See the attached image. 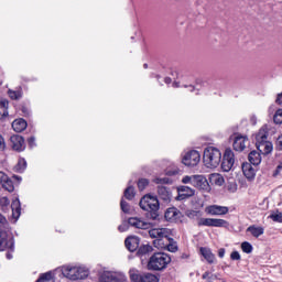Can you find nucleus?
<instances>
[{
    "mask_svg": "<svg viewBox=\"0 0 282 282\" xmlns=\"http://www.w3.org/2000/svg\"><path fill=\"white\" fill-rule=\"evenodd\" d=\"M126 199H133L135 197V189L133 188V186H128L126 189H124V193H123Z\"/></svg>",
    "mask_w": 282,
    "mask_h": 282,
    "instance_id": "nucleus-35",
    "label": "nucleus"
},
{
    "mask_svg": "<svg viewBox=\"0 0 282 282\" xmlns=\"http://www.w3.org/2000/svg\"><path fill=\"white\" fill-rule=\"evenodd\" d=\"M215 279H217V275L209 273V278L207 279V281L212 282L215 281Z\"/></svg>",
    "mask_w": 282,
    "mask_h": 282,
    "instance_id": "nucleus-52",
    "label": "nucleus"
},
{
    "mask_svg": "<svg viewBox=\"0 0 282 282\" xmlns=\"http://www.w3.org/2000/svg\"><path fill=\"white\" fill-rule=\"evenodd\" d=\"M62 274L70 281H78V279H87L89 271L83 267L64 265L62 268Z\"/></svg>",
    "mask_w": 282,
    "mask_h": 282,
    "instance_id": "nucleus-5",
    "label": "nucleus"
},
{
    "mask_svg": "<svg viewBox=\"0 0 282 282\" xmlns=\"http://www.w3.org/2000/svg\"><path fill=\"white\" fill-rule=\"evenodd\" d=\"M129 226H132V228H139L141 230H149L151 228V224L147 223L140 218H129L128 219Z\"/></svg>",
    "mask_w": 282,
    "mask_h": 282,
    "instance_id": "nucleus-13",
    "label": "nucleus"
},
{
    "mask_svg": "<svg viewBox=\"0 0 282 282\" xmlns=\"http://www.w3.org/2000/svg\"><path fill=\"white\" fill-rule=\"evenodd\" d=\"M235 166V152L230 149H226L223 162H221V169L225 171V173H228V171H232V167Z\"/></svg>",
    "mask_w": 282,
    "mask_h": 282,
    "instance_id": "nucleus-10",
    "label": "nucleus"
},
{
    "mask_svg": "<svg viewBox=\"0 0 282 282\" xmlns=\"http://www.w3.org/2000/svg\"><path fill=\"white\" fill-rule=\"evenodd\" d=\"M209 182L210 184H215L216 186H224V176L218 173H214L209 175Z\"/></svg>",
    "mask_w": 282,
    "mask_h": 282,
    "instance_id": "nucleus-30",
    "label": "nucleus"
},
{
    "mask_svg": "<svg viewBox=\"0 0 282 282\" xmlns=\"http://www.w3.org/2000/svg\"><path fill=\"white\" fill-rule=\"evenodd\" d=\"M246 144H248L247 137L243 135H236L234 140V149L235 151H243L246 149Z\"/></svg>",
    "mask_w": 282,
    "mask_h": 282,
    "instance_id": "nucleus-17",
    "label": "nucleus"
},
{
    "mask_svg": "<svg viewBox=\"0 0 282 282\" xmlns=\"http://www.w3.org/2000/svg\"><path fill=\"white\" fill-rule=\"evenodd\" d=\"M8 94L11 100H19L23 96V91H21V89H18V90L9 89Z\"/></svg>",
    "mask_w": 282,
    "mask_h": 282,
    "instance_id": "nucleus-33",
    "label": "nucleus"
},
{
    "mask_svg": "<svg viewBox=\"0 0 282 282\" xmlns=\"http://www.w3.org/2000/svg\"><path fill=\"white\" fill-rule=\"evenodd\" d=\"M120 206L123 213H129L131 210L129 204L124 199H121Z\"/></svg>",
    "mask_w": 282,
    "mask_h": 282,
    "instance_id": "nucleus-43",
    "label": "nucleus"
},
{
    "mask_svg": "<svg viewBox=\"0 0 282 282\" xmlns=\"http://www.w3.org/2000/svg\"><path fill=\"white\" fill-rule=\"evenodd\" d=\"M127 250L130 252H135L140 246V238L135 236H130L124 241Z\"/></svg>",
    "mask_w": 282,
    "mask_h": 282,
    "instance_id": "nucleus-15",
    "label": "nucleus"
},
{
    "mask_svg": "<svg viewBox=\"0 0 282 282\" xmlns=\"http://www.w3.org/2000/svg\"><path fill=\"white\" fill-rule=\"evenodd\" d=\"M169 182V178H161L158 181V183L166 184Z\"/></svg>",
    "mask_w": 282,
    "mask_h": 282,
    "instance_id": "nucleus-55",
    "label": "nucleus"
},
{
    "mask_svg": "<svg viewBox=\"0 0 282 282\" xmlns=\"http://www.w3.org/2000/svg\"><path fill=\"white\" fill-rule=\"evenodd\" d=\"M195 89V87L189 86V91H193Z\"/></svg>",
    "mask_w": 282,
    "mask_h": 282,
    "instance_id": "nucleus-59",
    "label": "nucleus"
},
{
    "mask_svg": "<svg viewBox=\"0 0 282 282\" xmlns=\"http://www.w3.org/2000/svg\"><path fill=\"white\" fill-rule=\"evenodd\" d=\"M258 151L260 153H262V155H268L270 153H272V149H273V145H272V142L270 141H264L262 143H258L256 144Z\"/></svg>",
    "mask_w": 282,
    "mask_h": 282,
    "instance_id": "nucleus-21",
    "label": "nucleus"
},
{
    "mask_svg": "<svg viewBox=\"0 0 282 282\" xmlns=\"http://www.w3.org/2000/svg\"><path fill=\"white\" fill-rule=\"evenodd\" d=\"M130 280L132 282H160V279H158V275L152 273H144L140 274L138 270L131 269L129 271Z\"/></svg>",
    "mask_w": 282,
    "mask_h": 282,
    "instance_id": "nucleus-8",
    "label": "nucleus"
},
{
    "mask_svg": "<svg viewBox=\"0 0 282 282\" xmlns=\"http://www.w3.org/2000/svg\"><path fill=\"white\" fill-rule=\"evenodd\" d=\"M275 148L278 151H282V134L278 137L275 141Z\"/></svg>",
    "mask_w": 282,
    "mask_h": 282,
    "instance_id": "nucleus-47",
    "label": "nucleus"
},
{
    "mask_svg": "<svg viewBox=\"0 0 282 282\" xmlns=\"http://www.w3.org/2000/svg\"><path fill=\"white\" fill-rule=\"evenodd\" d=\"M149 235L151 239L154 240V246H162L164 243V240L169 239L171 237V229L169 228H154L149 230Z\"/></svg>",
    "mask_w": 282,
    "mask_h": 282,
    "instance_id": "nucleus-6",
    "label": "nucleus"
},
{
    "mask_svg": "<svg viewBox=\"0 0 282 282\" xmlns=\"http://www.w3.org/2000/svg\"><path fill=\"white\" fill-rule=\"evenodd\" d=\"M10 144L13 151H25V140L19 134H13L10 137Z\"/></svg>",
    "mask_w": 282,
    "mask_h": 282,
    "instance_id": "nucleus-12",
    "label": "nucleus"
},
{
    "mask_svg": "<svg viewBox=\"0 0 282 282\" xmlns=\"http://www.w3.org/2000/svg\"><path fill=\"white\" fill-rule=\"evenodd\" d=\"M34 142H36V139L34 137L28 139L29 145L34 147Z\"/></svg>",
    "mask_w": 282,
    "mask_h": 282,
    "instance_id": "nucleus-51",
    "label": "nucleus"
},
{
    "mask_svg": "<svg viewBox=\"0 0 282 282\" xmlns=\"http://www.w3.org/2000/svg\"><path fill=\"white\" fill-rule=\"evenodd\" d=\"M202 160V155L197 150L188 151L182 159V162L185 166H197Z\"/></svg>",
    "mask_w": 282,
    "mask_h": 282,
    "instance_id": "nucleus-9",
    "label": "nucleus"
},
{
    "mask_svg": "<svg viewBox=\"0 0 282 282\" xmlns=\"http://www.w3.org/2000/svg\"><path fill=\"white\" fill-rule=\"evenodd\" d=\"M242 173L247 180L252 181L257 175V171L252 167V163H242Z\"/></svg>",
    "mask_w": 282,
    "mask_h": 282,
    "instance_id": "nucleus-18",
    "label": "nucleus"
},
{
    "mask_svg": "<svg viewBox=\"0 0 282 282\" xmlns=\"http://www.w3.org/2000/svg\"><path fill=\"white\" fill-rule=\"evenodd\" d=\"M197 226H207L208 228H228V220L221 218H199Z\"/></svg>",
    "mask_w": 282,
    "mask_h": 282,
    "instance_id": "nucleus-7",
    "label": "nucleus"
},
{
    "mask_svg": "<svg viewBox=\"0 0 282 282\" xmlns=\"http://www.w3.org/2000/svg\"><path fill=\"white\" fill-rule=\"evenodd\" d=\"M6 150V139H3L2 135H0V151Z\"/></svg>",
    "mask_w": 282,
    "mask_h": 282,
    "instance_id": "nucleus-49",
    "label": "nucleus"
},
{
    "mask_svg": "<svg viewBox=\"0 0 282 282\" xmlns=\"http://www.w3.org/2000/svg\"><path fill=\"white\" fill-rule=\"evenodd\" d=\"M193 180H194V175H192V176H184L182 178V183L183 184H191L193 186Z\"/></svg>",
    "mask_w": 282,
    "mask_h": 282,
    "instance_id": "nucleus-46",
    "label": "nucleus"
},
{
    "mask_svg": "<svg viewBox=\"0 0 282 282\" xmlns=\"http://www.w3.org/2000/svg\"><path fill=\"white\" fill-rule=\"evenodd\" d=\"M200 254L204 257V259L207 260V262L215 263V254H213V251H210V249L202 247Z\"/></svg>",
    "mask_w": 282,
    "mask_h": 282,
    "instance_id": "nucleus-29",
    "label": "nucleus"
},
{
    "mask_svg": "<svg viewBox=\"0 0 282 282\" xmlns=\"http://www.w3.org/2000/svg\"><path fill=\"white\" fill-rule=\"evenodd\" d=\"M173 87H180V83L174 82V83H173Z\"/></svg>",
    "mask_w": 282,
    "mask_h": 282,
    "instance_id": "nucleus-58",
    "label": "nucleus"
},
{
    "mask_svg": "<svg viewBox=\"0 0 282 282\" xmlns=\"http://www.w3.org/2000/svg\"><path fill=\"white\" fill-rule=\"evenodd\" d=\"M270 217L272 220L282 224V213L272 214Z\"/></svg>",
    "mask_w": 282,
    "mask_h": 282,
    "instance_id": "nucleus-44",
    "label": "nucleus"
},
{
    "mask_svg": "<svg viewBox=\"0 0 282 282\" xmlns=\"http://www.w3.org/2000/svg\"><path fill=\"white\" fill-rule=\"evenodd\" d=\"M178 191V199H188V197H193L195 195V189L181 185L177 187Z\"/></svg>",
    "mask_w": 282,
    "mask_h": 282,
    "instance_id": "nucleus-16",
    "label": "nucleus"
},
{
    "mask_svg": "<svg viewBox=\"0 0 282 282\" xmlns=\"http://www.w3.org/2000/svg\"><path fill=\"white\" fill-rule=\"evenodd\" d=\"M268 126H263L256 134V144H261L262 142H268Z\"/></svg>",
    "mask_w": 282,
    "mask_h": 282,
    "instance_id": "nucleus-22",
    "label": "nucleus"
},
{
    "mask_svg": "<svg viewBox=\"0 0 282 282\" xmlns=\"http://www.w3.org/2000/svg\"><path fill=\"white\" fill-rule=\"evenodd\" d=\"M12 129L17 133H21V131H25V129H28V121H25V119H15L12 122Z\"/></svg>",
    "mask_w": 282,
    "mask_h": 282,
    "instance_id": "nucleus-23",
    "label": "nucleus"
},
{
    "mask_svg": "<svg viewBox=\"0 0 282 282\" xmlns=\"http://www.w3.org/2000/svg\"><path fill=\"white\" fill-rule=\"evenodd\" d=\"M11 209H12V217L13 219H19L21 217V202L19 199H15L11 204Z\"/></svg>",
    "mask_w": 282,
    "mask_h": 282,
    "instance_id": "nucleus-25",
    "label": "nucleus"
},
{
    "mask_svg": "<svg viewBox=\"0 0 282 282\" xmlns=\"http://www.w3.org/2000/svg\"><path fill=\"white\" fill-rule=\"evenodd\" d=\"M149 252H153V247L151 245H143L138 250V254H140L141 257L144 254H149Z\"/></svg>",
    "mask_w": 282,
    "mask_h": 282,
    "instance_id": "nucleus-36",
    "label": "nucleus"
},
{
    "mask_svg": "<svg viewBox=\"0 0 282 282\" xmlns=\"http://www.w3.org/2000/svg\"><path fill=\"white\" fill-rule=\"evenodd\" d=\"M164 83H165L166 85H171V83H172L171 77H165Z\"/></svg>",
    "mask_w": 282,
    "mask_h": 282,
    "instance_id": "nucleus-54",
    "label": "nucleus"
},
{
    "mask_svg": "<svg viewBox=\"0 0 282 282\" xmlns=\"http://www.w3.org/2000/svg\"><path fill=\"white\" fill-rule=\"evenodd\" d=\"M225 256H226V249L220 248V249L218 250V257H219L220 259H224Z\"/></svg>",
    "mask_w": 282,
    "mask_h": 282,
    "instance_id": "nucleus-50",
    "label": "nucleus"
},
{
    "mask_svg": "<svg viewBox=\"0 0 282 282\" xmlns=\"http://www.w3.org/2000/svg\"><path fill=\"white\" fill-rule=\"evenodd\" d=\"M139 206L142 210L150 213L151 219H158V210H160V200H158V197L145 195L141 198Z\"/></svg>",
    "mask_w": 282,
    "mask_h": 282,
    "instance_id": "nucleus-3",
    "label": "nucleus"
},
{
    "mask_svg": "<svg viewBox=\"0 0 282 282\" xmlns=\"http://www.w3.org/2000/svg\"><path fill=\"white\" fill-rule=\"evenodd\" d=\"M180 173V170H175L173 172H169V175H177Z\"/></svg>",
    "mask_w": 282,
    "mask_h": 282,
    "instance_id": "nucleus-56",
    "label": "nucleus"
},
{
    "mask_svg": "<svg viewBox=\"0 0 282 282\" xmlns=\"http://www.w3.org/2000/svg\"><path fill=\"white\" fill-rule=\"evenodd\" d=\"M0 206H2V208L10 206V198L6 196L0 197Z\"/></svg>",
    "mask_w": 282,
    "mask_h": 282,
    "instance_id": "nucleus-42",
    "label": "nucleus"
},
{
    "mask_svg": "<svg viewBox=\"0 0 282 282\" xmlns=\"http://www.w3.org/2000/svg\"><path fill=\"white\" fill-rule=\"evenodd\" d=\"M99 282H122V278L106 271L99 276Z\"/></svg>",
    "mask_w": 282,
    "mask_h": 282,
    "instance_id": "nucleus-20",
    "label": "nucleus"
},
{
    "mask_svg": "<svg viewBox=\"0 0 282 282\" xmlns=\"http://www.w3.org/2000/svg\"><path fill=\"white\" fill-rule=\"evenodd\" d=\"M230 259L232 261H241V254H239V251H234L230 254Z\"/></svg>",
    "mask_w": 282,
    "mask_h": 282,
    "instance_id": "nucleus-45",
    "label": "nucleus"
},
{
    "mask_svg": "<svg viewBox=\"0 0 282 282\" xmlns=\"http://www.w3.org/2000/svg\"><path fill=\"white\" fill-rule=\"evenodd\" d=\"M36 282H54V276L52 275V272H46L41 274Z\"/></svg>",
    "mask_w": 282,
    "mask_h": 282,
    "instance_id": "nucleus-34",
    "label": "nucleus"
},
{
    "mask_svg": "<svg viewBox=\"0 0 282 282\" xmlns=\"http://www.w3.org/2000/svg\"><path fill=\"white\" fill-rule=\"evenodd\" d=\"M248 160L253 166H259V164H261V152L257 150L251 151L248 155Z\"/></svg>",
    "mask_w": 282,
    "mask_h": 282,
    "instance_id": "nucleus-24",
    "label": "nucleus"
},
{
    "mask_svg": "<svg viewBox=\"0 0 282 282\" xmlns=\"http://www.w3.org/2000/svg\"><path fill=\"white\" fill-rule=\"evenodd\" d=\"M203 162L207 169H217L221 164V151L215 147H208L204 151Z\"/></svg>",
    "mask_w": 282,
    "mask_h": 282,
    "instance_id": "nucleus-2",
    "label": "nucleus"
},
{
    "mask_svg": "<svg viewBox=\"0 0 282 282\" xmlns=\"http://www.w3.org/2000/svg\"><path fill=\"white\" fill-rule=\"evenodd\" d=\"M8 259H12V256L10 253L7 254Z\"/></svg>",
    "mask_w": 282,
    "mask_h": 282,
    "instance_id": "nucleus-60",
    "label": "nucleus"
},
{
    "mask_svg": "<svg viewBox=\"0 0 282 282\" xmlns=\"http://www.w3.org/2000/svg\"><path fill=\"white\" fill-rule=\"evenodd\" d=\"M228 212H229L228 207L219 206V205H209L205 208V213L207 215H212L213 217L228 215Z\"/></svg>",
    "mask_w": 282,
    "mask_h": 282,
    "instance_id": "nucleus-11",
    "label": "nucleus"
},
{
    "mask_svg": "<svg viewBox=\"0 0 282 282\" xmlns=\"http://www.w3.org/2000/svg\"><path fill=\"white\" fill-rule=\"evenodd\" d=\"M273 121L275 124H282V109H279L274 117H273Z\"/></svg>",
    "mask_w": 282,
    "mask_h": 282,
    "instance_id": "nucleus-40",
    "label": "nucleus"
},
{
    "mask_svg": "<svg viewBox=\"0 0 282 282\" xmlns=\"http://www.w3.org/2000/svg\"><path fill=\"white\" fill-rule=\"evenodd\" d=\"M25 169H28V162L25 161V159H20L18 161V164L15 165V171H18L19 173H23Z\"/></svg>",
    "mask_w": 282,
    "mask_h": 282,
    "instance_id": "nucleus-37",
    "label": "nucleus"
},
{
    "mask_svg": "<svg viewBox=\"0 0 282 282\" xmlns=\"http://www.w3.org/2000/svg\"><path fill=\"white\" fill-rule=\"evenodd\" d=\"M8 100L0 99V120L1 118H8Z\"/></svg>",
    "mask_w": 282,
    "mask_h": 282,
    "instance_id": "nucleus-31",
    "label": "nucleus"
},
{
    "mask_svg": "<svg viewBox=\"0 0 282 282\" xmlns=\"http://www.w3.org/2000/svg\"><path fill=\"white\" fill-rule=\"evenodd\" d=\"M4 191H8L9 193L14 192V183L10 177L7 176V180L3 181V183L0 185Z\"/></svg>",
    "mask_w": 282,
    "mask_h": 282,
    "instance_id": "nucleus-32",
    "label": "nucleus"
},
{
    "mask_svg": "<svg viewBox=\"0 0 282 282\" xmlns=\"http://www.w3.org/2000/svg\"><path fill=\"white\" fill-rule=\"evenodd\" d=\"M119 232H127L129 230V226L127 224H122L118 227Z\"/></svg>",
    "mask_w": 282,
    "mask_h": 282,
    "instance_id": "nucleus-48",
    "label": "nucleus"
},
{
    "mask_svg": "<svg viewBox=\"0 0 282 282\" xmlns=\"http://www.w3.org/2000/svg\"><path fill=\"white\" fill-rule=\"evenodd\" d=\"M158 195L163 202H171V192L164 186L158 187Z\"/></svg>",
    "mask_w": 282,
    "mask_h": 282,
    "instance_id": "nucleus-27",
    "label": "nucleus"
},
{
    "mask_svg": "<svg viewBox=\"0 0 282 282\" xmlns=\"http://www.w3.org/2000/svg\"><path fill=\"white\" fill-rule=\"evenodd\" d=\"M242 252H246V254H250L252 252V245L248 241H245L241 243Z\"/></svg>",
    "mask_w": 282,
    "mask_h": 282,
    "instance_id": "nucleus-38",
    "label": "nucleus"
},
{
    "mask_svg": "<svg viewBox=\"0 0 282 282\" xmlns=\"http://www.w3.org/2000/svg\"><path fill=\"white\" fill-rule=\"evenodd\" d=\"M252 124H257V117H251Z\"/></svg>",
    "mask_w": 282,
    "mask_h": 282,
    "instance_id": "nucleus-57",
    "label": "nucleus"
},
{
    "mask_svg": "<svg viewBox=\"0 0 282 282\" xmlns=\"http://www.w3.org/2000/svg\"><path fill=\"white\" fill-rule=\"evenodd\" d=\"M12 250L14 248V240L8 236V220L3 215H0V251Z\"/></svg>",
    "mask_w": 282,
    "mask_h": 282,
    "instance_id": "nucleus-4",
    "label": "nucleus"
},
{
    "mask_svg": "<svg viewBox=\"0 0 282 282\" xmlns=\"http://www.w3.org/2000/svg\"><path fill=\"white\" fill-rule=\"evenodd\" d=\"M180 217H182V213H180L178 209L175 207H171L165 212L166 221H177Z\"/></svg>",
    "mask_w": 282,
    "mask_h": 282,
    "instance_id": "nucleus-19",
    "label": "nucleus"
},
{
    "mask_svg": "<svg viewBox=\"0 0 282 282\" xmlns=\"http://www.w3.org/2000/svg\"><path fill=\"white\" fill-rule=\"evenodd\" d=\"M187 217H189V219H199V217H202V213L197 210H191L187 213Z\"/></svg>",
    "mask_w": 282,
    "mask_h": 282,
    "instance_id": "nucleus-41",
    "label": "nucleus"
},
{
    "mask_svg": "<svg viewBox=\"0 0 282 282\" xmlns=\"http://www.w3.org/2000/svg\"><path fill=\"white\" fill-rule=\"evenodd\" d=\"M166 243H162L160 248H166L169 252H177V242L173 241L172 238H169L165 240Z\"/></svg>",
    "mask_w": 282,
    "mask_h": 282,
    "instance_id": "nucleus-28",
    "label": "nucleus"
},
{
    "mask_svg": "<svg viewBox=\"0 0 282 282\" xmlns=\"http://www.w3.org/2000/svg\"><path fill=\"white\" fill-rule=\"evenodd\" d=\"M171 263V257L164 252H156L151 256L148 261V270H154L155 272H160L162 270H166V267Z\"/></svg>",
    "mask_w": 282,
    "mask_h": 282,
    "instance_id": "nucleus-1",
    "label": "nucleus"
},
{
    "mask_svg": "<svg viewBox=\"0 0 282 282\" xmlns=\"http://www.w3.org/2000/svg\"><path fill=\"white\" fill-rule=\"evenodd\" d=\"M143 67H144V69H147V67H149V65H148V64H144Z\"/></svg>",
    "mask_w": 282,
    "mask_h": 282,
    "instance_id": "nucleus-61",
    "label": "nucleus"
},
{
    "mask_svg": "<svg viewBox=\"0 0 282 282\" xmlns=\"http://www.w3.org/2000/svg\"><path fill=\"white\" fill-rule=\"evenodd\" d=\"M210 276V272H208V271H206L204 274H203V276H202V279H204V280H208V278Z\"/></svg>",
    "mask_w": 282,
    "mask_h": 282,
    "instance_id": "nucleus-53",
    "label": "nucleus"
},
{
    "mask_svg": "<svg viewBox=\"0 0 282 282\" xmlns=\"http://www.w3.org/2000/svg\"><path fill=\"white\" fill-rule=\"evenodd\" d=\"M192 186L200 188V191H208V181L202 175H194Z\"/></svg>",
    "mask_w": 282,
    "mask_h": 282,
    "instance_id": "nucleus-14",
    "label": "nucleus"
},
{
    "mask_svg": "<svg viewBox=\"0 0 282 282\" xmlns=\"http://www.w3.org/2000/svg\"><path fill=\"white\" fill-rule=\"evenodd\" d=\"M247 232H250L252 237L259 238L265 232V229L263 227L251 225L247 228Z\"/></svg>",
    "mask_w": 282,
    "mask_h": 282,
    "instance_id": "nucleus-26",
    "label": "nucleus"
},
{
    "mask_svg": "<svg viewBox=\"0 0 282 282\" xmlns=\"http://www.w3.org/2000/svg\"><path fill=\"white\" fill-rule=\"evenodd\" d=\"M149 186V180L147 178H141L138 181V188L139 191H144Z\"/></svg>",
    "mask_w": 282,
    "mask_h": 282,
    "instance_id": "nucleus-39",
    "label": "nucleus"
}]
</instances>
